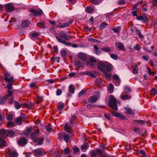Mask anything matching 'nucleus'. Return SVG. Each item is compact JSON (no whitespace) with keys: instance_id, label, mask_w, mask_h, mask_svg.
<instances>
[{"instance_id":"nucleus-1","label":"nucleus","mask_w":157,"mask_h":157,"mask_svg":"<svg viewBox=\"0 0 157 157\" xmlns=\"http://www.w3.org/2000/svg\"><path fill=\"white\" fill-rule=\"evenodd\" d=\"M109 107L113 109L117 110V109L116 100L112 95L110 96V100L109 102Z\"/></svg>"},{"instance_id":"nucleus-2","label":"nucleus","mask_w":157,"mask_h":157,"mask_svg":"<svg viewBox=\"0 0 157 157\" xmlns=\"http://www.w3.org/2000/svg\"><path fill=\"white\" fill-rule=\"evenodd\" d=\"M27 133L28 135L33 136L38 134L39 133V130L38 129H35L34 128L30 127L28 129Z\"/></svg>"},{"instance_id":"nucleus-3","label":"nucleus","mask_w":157,"mask_h":157,"mask_svg":"<svg viewBox=\"0 0 157 157\" xmlns=\"http://www.w3.org/2000/svg\"><path fill=\"white\" fill-rule=\"evenodd\" d=\"M33 152L35 156H39L44 155L46 152L42 148H39L33 150Z\"/></svg>"},{"instance_id":"nucleus-4","label":"nucleus","mask_w":157,"mask_h":157,"mask_svg":"<svg viewBox=\"0 0 157 157\" xmlns=\"http://www.w3.org/2000/svg\"><path fill=\"white\" fill-rule=\"evenodd\" d=\"M29 12L31 13V16H37L41 15L43 12L41 10H36L34 9L30 10H29Z\"/></svg>"},{"instance_id":"nucleus-5","label":"nucleus","mask_w":157,"mask_h":157,"mask_svg":"<svg viewBox=\"0 0 157 157\" xmlns=\"http://www.w3.org/2000/svg\"><path fill=\"white\" fill-rule=\"evenodd\" d=\"M13 83H9L7 86V87L8 89V94H6L5 95V98L7 97H10L13 94V92L11 89L13 88L12 85Z\"/></svg>"},{"instance_id":"nucleus-6","label":"nucleus","mask_w":157,"mask_h":157,"mask_svg":"<svg viewBox=\"0 0 157 157\" xmlns=\"http://www.w3.org/2000/svg\"><path fill=\"white\" fill-rule=\"evenodd\" d=\"M96 60L93 57H91L89 58V61L86 62V65L87 66L90 67L94 65V63L96 62Z\"/></svg>"},{"instance_id":"nucleus-7","label":"nucleus","mask_w":157,"mask_h":157,"mask_svg":"<svg viewBox=\"0 0 157 157\" xmlns=\"http://www.w3.org/2000/svg\"><path fill=\"white\" fill-rule=\"evenodd\" d=\"M5 10L6 11L10 12L14 10L13 6L11 4H7L5 6Z\"/></svg>"},{"instance_id":"nucleus-8","label":"nucleus","mask_w":157,"mask_h":157,"mask_svg":"<svg viewBox=\"0 0 157 157\" xmlns=\"http://www.w3.org/2000/svg\"><path fill=\"white\" fill-rule=\"evenodd\" d=\"M59 35L61 37L64 38L66 40H68L70 38V37L68 36L63 31L60 32Z\"/></svg>"},{"instance_id":"nucleus-9","label":"nucleus","mask_w":157,"mask_h":157,"mask_svg":"<svg viewBox=\"0 0 157 157\" xmlns=\"http://www.w3.org/2000/svg\"><path fill=\"white\" fill-rule=\"evenodd\" d=\"M98 99V97L95 95L90 96L89 98L88 101L90 102L94 103L96 102Z\"/></svg>"},{"instance_id":"nucleus-10","label":"nucleus","mask_w":157,"mask_h":157,"mask_svg":"<svg viewBox=\"0 0 157 157\" xmlns=\"http://www.w3.org/2000/svg\"><path fill=\"white\" fill-rule=\"evenodd\" d=\"M73 21H70L69 22L64 23L63 25H61V24H58L57 26L59 28H63L66 27H67L70 25H71Z\"/></svg>"},{"instance_id":"nucleus-11","label":"nucleus","mask_w":157,"mask_h":157,"mask_svg":"<svg viewBox=\"0 0 157 157\" xmlns=\"http://www.w3.org/2000/svg\"><path fill=\"white\" fill-rule=\"evenodd\" d=\"M136 18L137 20L142 21L144 22H147L148 21L147 18L145 16H137Z\"/></svg>"},{"instance_id":"nucleus-12","label":"nucleus","mask_w":157,"mask_h":157,"mask_svg":"<svg viewBox=\"0 0 157 157\" xmlns=\"http://www.w3.org/2000/svg\"><path fill=\"white\" fill-rule=\"evenodd\" d=\"M105 67V64L101 62H99L98 66V68L101 71L104 73L105 71L103 70V68Z\"/></svg>"},{"instance_id":"nucleus-13","label":"nucleus","mask_w":157,"mask_h":157,"mask_svg":"<svg viewBox=\"0 0 157 157\" xmlns=\"http://www.w3.org/2000/svg\"><path fill=\"white\" fill-rule=\"evenodd\" d=\"M27 143V141L26 139L24 138H21L18 141V143L21 146H22L26 144Z\"/></svg>"},{"instance_id":"nucleus-14","label":"nucleus","mask_w":157,"mask_h":157,"mask_svg":"<svg viewBox=\"0 0 157 157\" xmlns=\"http://www.w3.org/2000/svg\"><path fill=\"white\" fill-rule=\"evenodd\" d=\"M64 129L67 132L71 133V128L69 125V124L67 123L64 126Z\"/></svg>"},{"instance_id":"nucleus-15","label":"nucleus","mask_w":157,"mask_h":157,"mask_svg":"<svg viewBox=\"0 0 157 157\" xmlns=\"http://www.w3.org/2000/svg\"><path fill=\"white\" fill-rule=\"evenodd\" d=\"M78 57L83 61L86 59V56L85 54L82 53H80L78 55Z\"/></svg>"},{"instance_id":"nucleus-16","label":"nucleus","mask_w":157,"mask_h":157,"mask_svg":"<svg viewBox=\"0 0 157 157\" xmlns=\"http://www.w3.org/2000/svg\"><path fill=\"white\" fill-rule=\"evenodd\" d=\"M124 109H125L126 113L127 114L134 115L135 113L134 111L132 110L130 108L125 107Z\"/></svg>"},{"instance_id":"nucleus-17","label":"nucleus","mask_w":157,"mask_h":157,"mask_svg":"<svg viewBox=\"0 0 157 157\" xmlns=\"http://www.w3.org/2000/svg\"><path fill=\"white\" fill-rule=\"evenodd\" d=\"M94 48V52L98 55H99L101 54V52L98 49V48L97 46L96 45H95Z\"/></svg>"},{"instance_id":"nucleus-18","label":"nucleus","mask_w":157,"mask_h":157,"mask_svg":"<svg viewBox=\"0 0 157 157\" xmlns=\"http://www.w3.org/2000/svg\"><path fill=\"white\" fill-rule=\"evenodd\" d=\"M4 79L6 82L9 83H13V78L12 77L10 78H9L8 77H5L4 78Z\"/></svg>"},{"instance_id":"nucleus-19","label":"nucleus","mask_w":157,"mask_h":157,"mask_svg":"<svg viewBox=\"0 0 157 157\" xmlns=\"http://www.w3.org/2000/svg\"><path fill=\"white\" fill-rule=\"evenodd\" d=\"M86 12L89 13H92L94 11V9L91 7L87 6L86 8Z\"/></svg>"},{"instance_id":"nucleus-20","label":"nucleus","mask_w":157,"mask_h":157,"mask_svg":"<svg viewBox=\"0 0 157 157\" xmlns=\"http://www.w3.org/2000/svg\"><path fill=\"white\" fill-rule=\"evenodd\" d=\"M117 47L120 50L124 51L125 50L124 46L121 43H119L117 44Z\"/></svg>"},{"instance_id":"nucleus-21","label":"nucleus","mask_w":157,"mask_h":157,"mask_svg":"<svg viewBox=\"0 0 157 157\" xmlns=\"http://www.w3.org/2000/svg\"><path fill=\"white\" fill-rule=\"evenodd\" d=\"M75 88L72 85H71L69 87L68 91L71 94H73L74 92Z\"/></svg>"},{"instance_id":"nucleus-22","label":"nucleus","mask_w":157,"mask_h":157,"mask_svg":"<svg viewBox=\"0 0 157 157\" xmlns=\"http://www.w3.org/2000/svg\"><path fill=\"white\" fill-rule=\"evenodd\" d=\"M14 103L15 107L17 109L20 108L22 105V104H20L16 101H14Z\"/></svg>"},{"instance_id":"nucleus-23","label":"nucleus","mask_w":157,"mask_h":157,"mask_svg":"<svg viewBox=\"0 0 157 157\" xmlns=\"http://www.w3.org/2000/svg\"><path fill=\"white\" fill-rule=\"evenodd\" d=\"M29 24V21L28 20L24 21L21 24V26L23 27H25L28 26Z\"/></svg>"},{"instance_id":"nucleus-24","label":"nucleus","mask_w":157,"mask_h":157,"mask_svg":"<svg viewBox=\"0 0 157 157\" xmlns=\"http://www.w3.org/2000/svg\"><path fill=\"white\" fill-rule=\"evenodd\" d=\"M63 138L65 142L67 143L70 140V136L68 134L64 133Z\"/></svg>"},{"instance_id":"nucleus-25","label":"nucleus","mask_w":157,"mask_h":157,"mask_svg":"<svg viewBox=\"0 0 157 157\" xmlns=\"http://www.w3.org/2000/svg\"><path fill=\"white\" fill-rule=\"evenodd\" d=\"M138 153L139 155H141L143 157H145L146 156V154L145 152L143 150H138Z\"/></svg>"},{"instance_id":"nucleus-26","label":"nucleus","mask_w":157,"mask_h":157,"mask_svg":"<svg viewBox=\"0 0 157 157\" xmlns=\"http://www.w3.org/2000/svg\"><path fill=\"white\" fill-rule=\"evenodd\" d=\"M88 147L89 146L87 144H85L82 146L81 149L83 150V151H85L88 148Z\"/></svg>"},{"instance_id":"nucleus-27","label":"nucleus","mask_w":157,"mask_h":157,"mask_svg":"<svg viewBox=\"0 0 157 157\" xmlns=\"http://www.w3.org/2000/svg\"><path fill=\"white\" fill-rule=\"evenodd\" d=\"M114 90V86L112 84H110L108 88V90L109 92L110 93H112L113 92Z\"/></svg>"},{"instance_id":"nucleus-28","label":"nucleus","mask_w":157,"mask_h":157,"mask_svg":"<svg viewBox=\"0 0 157 157\" xmlns=\"http://www.w3.org/2000/svg\"><path fill=\"white\" fill-rule=\"evenodd\" d=\"M9 155L10 157H17V153L15 151L10 152Z\"/></svg>"},{"instance_id":"nucleus-29","label":"nucleus","mask_w":157,"mask_h":157,"mask_svg":"<svg viewBox=\"0 0 157 157\" xmlns=\"http://www.w3.org/2000/svg\"><path fill=\"white\" fill-rule=\"evenodd\" d=\"M139 71V68L137 65H135L134 66L133 73L134 74H137Z\"/></svg>"},{"instance_id":"nucleus-30","label":"nucleus","mask_w":157,"mask_h":157,"mask_svg":"<svg viewBox=\"0 0 157 157\" xmlns=\"http://www.w3.org/2000/svg\"><path fill=\"white\" fill-rule=\"evenodd\" d=\"M108 25V24L105 23V22H103L101 23L100 26L99 28L100 29H103L105 27H107V26Z\"/></svg>"},{"instance_id":"nucleus-31","label":"nucleus","mask_w":157,"mask_h":157,"mask_svg":"<svg viewBox=\"0 0 157 157\" xmlns=\"http://www.w3.org/2000/svg\"><path fill=\"white\" fill-rule=\"evenodd\" d=\"M14 133L13 131L10 130H7L6 136L12 137L14 135Z\"/></svg>"},{"instance_id":"nucleus-32","label":"nucleus","mask_w":157,"mask_h":157,"mask_svg":"<svg viewBox=\"0 0 157 157\" xmlns=\"http://www.w3.org/2000/svg\"><path fill=\"white\" fill-rule=\"evenodd\" d=\"M5 98V96L2 98H0V104H2L4 103L5 101L9 98Z\"/></svg>"},{"instance_id":"nucleus-33","label":"nucleus","mask_w":157,"mask_h":157,"mask_svg":"<svg viewBox=\"0 0 157 157\" xmlns=\"http://www.w3.org/2000/svg\"><path fill=\"white\" fill-rule=\"evenodd\" d=\"M75 64L76 65L78 66L79 67H82L83 66L82 63L78 61H76L75 63Z\"/></svg>"},{"instance_id":"nucleus-34","label":"nucleus","mask_w":157,"mask_h":157,"mask_svg":"<svg viewBox=\"0 0 157 157\" xmlns=\"http://www.w3.org/2000/svg\"><path fill=\"white\" fill-rule=\"evenodd\" d=\"M22 120V117H17L16 119L15 120V122L16 123L19 124H21Z\"/></svg>"},{"instance_id":"nucleus-35","label":"nucleus","mask_w":157,"mask_h":157,"mask_svg":"<svg viewBox=\"0 0 157 157\" xmlns=\"http://www.w3.org/2000/svg\"><path fill=\"white\" fill-rule=\"evenodd\" d=\"M23 105L30 109L32 108L33 107V104L32 103H30L29 104L25 103L23 104Z\"/></svg>"},{"instance_id":"nucleus-36","label":"nucleus","mask_w":157,"mask_h":157,"mask_svg":"<svg viewBox=\"0 0 157 157\" xmlns=\"http://www.w3.org/2000/svg\"><path fill=\"white\" fill-rule=\"evenodd\" d=\"M101 50L104 52H108L111 50L110 48L109 47H105L101 48Z\"/></svg>"},{"instance_id":"nucleus-37","label":"nucleus","mask_w":157,"mask_h":157,"mask_svg":"<svg viewBox=\"0 0 157 157\" xmlns=\"http://www.w3.org/2000/svg\"><path fill=\"white\" fill-rule=\"evenodd\" d=\"M88 40L89 41H91L93 42L96 43H100V42L98 40L96 39H94L92 38H89L88 39Z\"/></svg>"},{"instance_id":"nucleus-38","label":"nucleus","mask_w":157,"mask_h":157,"mask_svg":"<svg viewBox=\"0 0 157 157\" xmlns=\"http://www.w3.org/2000/svg\"><path fill=\"white\" fill-rule=\"evenodd\" d=\"M56 38L59 42L63 44L65 43V41L63 39L58 36L56 37Z\"/></svg>"},{"instance_id":"nucleus-39","label":"nucleus","mask_w":157,"mask_h":157,"mask_svg":"<svg viewBox=\"0 0 157 157\" xmlns=\"http://www.w3.org/2000/svg\"><path fill=\"white\" fill-rule=\"evenodd\" d=\"M37 25L40 28L44 29L45 28V25L43 22L38 23L37 24Z\"/></svg>"},{"instance_id":"nucleus-40","label":"nucleus","mask_w":157,"mask_h":157,"mask_svg":"<svg viewBox=\"0 0 157 157\" xmlns=\"http://www.w3.org/2000/svg\"><path fill=\"white\" fill-rule=\"evenodd\" d=\"M46 128L48 132H51L52 131V128L49 124L47 125L46 126Z\"/></svg>"},{"instance_id":"nucleus-41","label":"nucleus","mask_w":157,"mask_h":157,"mask_svg":"<svg viewBox=\"0 0 157 157\" xmlns=\"http://www.w3.org/2000/svg\"><path fill=\"white\" fill-rule=\"evenodd\" d=\"M39 35V34L36 32L33 33L31 34V38L32 39V38H36Z\"/></svg>"},{"instance_id":"nucleus-42","label":"nucleus","mask_w":157,"mask_h":157,"mask_svg":"<svg viewBox=\"0 0 157 157\" xmlns=\"http://www.w3.org/2000/svg\"><path fill=\"white\" fill-rule=\"evenodd\" d=\"M150 93L151 95H155L157 94V90L155 89H153L150 91Z\"/></svg>"},{"instance_id":"nucleus-43","label":"nucleus","mask_w":157,"mask_h":157,"mask_svg":"<svg viewBox=\"0 0 157 157\" xmlns=\"http://www.w3.org/2000/svg\"><path fill=\"white\" fill-rule=\"evenodd\" d=\"M7 134V130H5L4 129L0 130V135H3Z\"/></svg>"},{"instance_id":"nucleus-44","label":"nucleus","mask_w":157,"mask_h":157,"mask_svg":"<svg viewBox=\"0 0 157 157\" xmlns=\"http://www.w3.org/2000/svg\"><path fill=\"white\" fill-rule=\"evenodd\" d=\"M121 98L122 100L127 99H128L130 98V96H129L127 95H125L121 96Z\"/></svg>"},{"instance_id":"nucleus-45","label":"nucleus","mask_w":157,"mask_h":157,"mask_svg":"<svg viewBox=\"0 0 157 157\" xmlns=\"http://www.w3.org/2000/svg\"><path fill=\"white\" fill-rule=\"evenodd\" d=\"M135 122L136 123H138L141 125L144 124L145 123V121L142 120H135Z\"/></svg>"},{"instance_id":"nucleus-46","label":"nucleus","mask_w":157,"mask_h":157,"mask_svg":"<svg viewBox=\"0 0 157 157\" xmlns=\"http://www.w3.org/2000/svg\"><path fill=\"white\" fill-rule=\"evenodd\" d=\"M63 104L62 102H59L58 105V108L59 110H61L63 108Z\"/></svg>"},{"instance_id":"nucleus-47","label":"nucleus","mask_w":157,"mask_h":157,"mask_svg":"<svg viewBox=\"0 0 157 157\" xmlns=\"http://www.w3.org/2000/svg\"><path fill=\"white\" fill-rule=\"evenodd\" d=\"M113 30L116 33H118L121 30V28L120 27H117L116 28L113 29Z\"/></svg>"},{"instance_id":"nucleus-48","label":"nucleus","mask_w":157,"mask_h":157,"mask_svg":"<svg viewBox=\"0 0 157 157\" xmlns=\"http://www.w3.org/2000/svg\"><path fill=\"white\" fill-rule=\"evenodd\" d=\"M7 125L8 128H10L12 127H13L14 126V123L11 122H8L7 123Z\"/></svg>"},{"instance_id":"nucleus-49","label":"nucleus","mask_w":157,"mask_h":157,"mask_svg":"<svg viewBox=\"0 0 157 157\" xmlns=\"http://www.w3.org/2000/svg\"><path fill=\"white\" fill-rule=\"evenodd\" d=\"M135 10V11H132V13L134 16H136L137 17V11L139 10V9L137 8H136V10Z\"/></svg>"},{"instance_id":"nucleus-50","label":"nucleus","mask_w":157,"mask_h":157,"mask_svg":"<svg viewBox=\"0 0 157 157\" xmlns=\"http://www.w3.org/2000/svg\"><path fill=\"white\" fill-rule=\"evenodd\" d=\"M112 113L113 116L117 117H120V116L121 114L118 113H115L113 112H112Z\"/></svg>"},{"instance_id":"nucleus-51","label":"nucleus","mask_w":157,"mask_h":157,"mask_svg":"<svg viewBox=\"0 0 157 157\" xmlns=\"http://www.w3.org/2000/svg\"><path fill=\"white\" fill-rule=\"evenodd\" d=\"M111 57L114 59H117L118 58V56L117 55L114 54H112L110 55Z\"/></svg>"},{"instance_id":"nucleus-52","label":"nucleus","mask_w":157,"mask_h":157,"mask_svg":"<svg viewBox=\"0 0 157 157\" xmlns=\"http://www.w3.org/2000/svg\"><path fill=\"white\" fill-rule=\"evenodd\" d=\"M112 66L111 65L107 66L106 67V70L108 71H110L112 70Z\"/></svg>"},{"instance_id":"nucleus-53","label":"nucleus","mask_w":157,"mask_h":157,"mask_svg":"<svg viewBox=\"0 0 157 157\" xmlns=\"http://www.w3.org/2000/svg\"><path fill=\"white\" fill-rule=\"evenodd\" d=\"M133 131L136 133H140V129L138 128L135 127L133 129Z\"/></svg>"},{"instance_id":"nucleus-54","label":"nucleus","mask_w":157,"mask_h":157,"mask_svg":"<svg viewBox=\"0 0 157 157\" xmlns=\"http://www.w3.org/2000/svg\"><path fill=\"white\" fill-rule=\"evenodd\" d=\"M90 155L91 157H96L97 156L96 151H95L91 152Z\"/></svg>"},{"instance_id":"nucleus-55","label":"nucleus","mask_w":157,"mask_h":157,"mask_svg":"<svg viewBox=\"0 0 157 157\" xmlns=\"http://www.w3.org/2000/svg\"><path fill=\"white\" fill-rule=\"evenodd\" d=\"M97 154L100 155H102V152L101 151L98 149H96L95 150Z\"/></svg>"},{"instance_id":"nucleus-56","label":"nucleus","mask_w":157,"mask_h":157,"mask_svg":"<svg viewBox=\"0 0 157 157\" xmlns=\"http://www.w3.org/2000/svg\"><path fill=\"white\" fill-rule=\"evenodd\" d=\"M43 99V98L42 97H38L36 98V101H37V103H39Z\"/></svg>"},{"instance_id":"nucleus-57","label":"nucleus","mask_w":157,"mask_h":157,"mask_svg":"<svg viewBox=\"0 0 157 157\" xmlns=\"http://www.w3.org/2000/svg\"><path fill=\"white\" fill-rule=\"evenodd\" d=\"M13 115L11 114H9L7 116L6 118L8 120H11L13 118Z\"/></svg>"},{"instance_id":"nucleus-58","label":"nucleus","mask_w":157,"mask_h":157,"mask_svg":"<svg viewBox=\"0 0 157 157\" xmlns=\"http://www.w3.org/2000/svg\"><path fill=\"white\" fill-rule=\"evenodd\" d=\"M44 140L42 138H40V139L39 142L37 144V145H41L42 144Z\"/></svg>"},{"instance_id":"nucleus-59","label":"nucleus","mask_w":157,"mask_h":157,"mask_svg":"<svg viewBox=\"0 0 157 157\" xmlns=\"http://www.w3.org/2000/svg\"><path fill=\"white\" fill-rule=\"evenodd\" d=\"M0 142L1 143L0 144L1 145L5 146L6 144V142L2 139H0Z\"/></svg>"},{"instance_id":"nucleus-60","label":"nucleus","mask_w":157,"mask_h":157,"mask_svg":"<svg viewBox=\"0 0 157 157\" xmlns=\"http://www.w3.org/2000/svg\"><path fill=\"white\" fill-rule=\"evenodd\" d=\"M86 93V91L84 90H82L79 93V97H81L82 95Z\"/></svg>"},{"instance_id":"nucleus-61","label":"nucleus","mask_w":157,"mask_h":157,"mask_svg":"<svg viewBox=\"0 0 157 157\" xmlns=\"http://www.w3.org/2000/svg\"><path fill=\"white\" fill-rule=\"evenodd\" d=\"M62 93V91L61 90L59 89H58L57 90L56 92V95L58 96H59Z\"/></svg>"},{"instance_id":"nucleus-62","label":"nucleus","mask_w":157,"mask_h":157,"mask_svg":"<svg viewBox=\"0 0 157 157\" xmlns=\"http://www.w3.org/2000/svg\"><path fill=\"white\" fill-rule=\"evenodd\" d=\"M134 48L138 51H140V48L139 45L137 44L134 47Z\"/></svg>"},{"instance_id":"nucleus-63","label":"nucleus","mask_w":157,"mask_h":157,"mask_svg":"<svg viewBox=\"0 0 157 157\" xmlns=\"http://www.w3.org/2000/svg\"><path fill=\"white\" fill-rule=\"evenodd\" d=\"M76 73L74 72H72L70 73L68 76L70 77H72L75 76Z\"/></svg>"},{"instance_id":"nucleus-64","label":"nucleus","mask_w":157,"mask_h":157,"mask_svg":"<svg viewBox=\"0 0 157 157\" xmlns=\"http://www.w3.org/2000/svg\"><path fill=\"white\" fill-rule=\"evenodd\" d=\"M118 3L119 5H124L125 3V2L123 0H121L118 1Z\"/></svg>"}]
</instances>
